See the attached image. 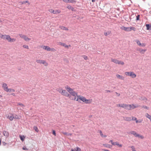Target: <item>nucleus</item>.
Masks as SVG:
<instances>
[{
  "label": "nucleus",
  "instance_id": "1",
  "mask_svg": "<svg viewBox=\"0 0 151 151\" xmlns=\"http://www.w3.org/2000/svg\"><path fill=\"white\" fill-rule=\"evenodd\" d=\"M80 100L85 103L86 104H89L91 102V100L86 99L85 97L81 96H78V98L76 100V101L80 102Z\"/></svg>",
  "mask_w": 151,
  "mask_h": 151
},
{
  "label": "nucleus",
  "instance_id": "2",
  "mask_svg": "<svg viewBox=\"0 0 151 151\" xmlns=\"http://www.w3.org/2000/svg\"><path fill=\"white\" fill-rule=\"evenodd\" d=\"M121 29L124 31L127 32H130L132 30H133L134 31L135 30V28L134 27H126L124 26H122L121 27Z\"/></svg>",
  "mask_w": 151,
  "mask_h": 151
},
{
  "label": "nucleus",
  "instance_id": "3",
  "mask_svg": "<svg viewBox=\"0 0 151 151\" xmlns=\"http://www.w3.org/2000/svg\"><path fill=\"white\" fill-rule=\"evenodd\" d=\"M125 74L127 76H128L131 77L132 78H135L136 76V75L132 72H126Z\"/></svg>",
  "mask_w": 151,
  "mask_h": 151
},
{
  "label": "nucleus",
  "instance_id": "4",
  "mask_svg": "<svg viewBox=\"0 0 151 151\" xmlns=\"http://www.w3.org/2000/svg\"><path fill=\"white\" fill-rule=\"evenodd\" d=\"M61 94L66 97H69L70 98H71V96L65 90H63V91H62L61 92Z\"/></svg>",
  "mask_w": 151,
  "mask_h": 151
},
{
  "label": "nucleus",
  "instance_id": "5",
  "mask_svg": "<svg viewBox=\"0 0 151 151\" xmlns=\"http://www.w3.org/2000/svg\"><path fill=\"white\" fill-rule=\"evenodd\" d=\"M49 11L51 13L56 14L60 13L61 12L59 10H54L52 9H49Z\"/></svg>",
  "mask_w": 151,
  "mask_h": 151
},
{
  "label": "nucleus",
  "instance_id": "6",
  "mask_svg": "<svg viewBox=\"0 0 151 151\" xmlns=\"http://www.w3.org/2000/svg\"><path fill=\"white\" fill-rule=\"evenodd\" d=\"M72 96H74V98H70L71 99L73 100H75L76 99V96H77L78 97V96H79L77 95L78 93L77 92H76L75 91H73L71 92L70 93Z\"/></svg>",
  "mask_w": 151,
  "mask_h": 151
},
{
  "label": "nucleus",
  "instance_id": "7",
  "mask_svg": "<svg viewBox=\"0 0 151 151\" xmlns=\"http://www.w3.org/2000/svg\"><path fill=\"white\" fill-rule=\"evenodd\" d=\"M19 35L21 38L24 39L26 41H29L30 40L29 39L26 35L21 34H19Z\"/></svg>",
  "mask_w": 151,
  "mask_h": 151
},
{
  "label": "nucleus",
  "instance_id": "8",
  "mask_svg": "<svg viewBox=\"0 0 151 151\" xmlns=\"http://www.w3.org/2000/svg\"><path fill=\"white\" fill-rule=\"evenodd\" d=\"M65 88L70 93L71 92L73 91V89L70 87L68 86H66L65 87Z\"/></svg>",
  "mask_w": 151,
  "mask_h": 151
},
{
  "label": "nucleus",
  "instance_id": "9",
  "mask_svg": "<svg viewBox=\"0 0 151 151\" xmlns=\"http://www.w3.org/2000/svg\"><path fill=\"white\" fill-rule=\"evenodd\" d=\"M132 108V106L131 104H125L124 108L127 110H130Z\"/></svg>",
  "mask_w": 151,
  "mask_h": 151
},
{
  "label": "nucleus",
  "instance_id": "10",
  "mask_svg": "<svg viewBox=\"0 0 151 151\" xmlns=\"http://www.w3.org/2000/svg\"><path fill=\"white\" fill-rule=\"evenodd\" d=\"M3 134L5 136L6 138L8 137L9 136V132L5 130L3 131Z\"/></svg>",
  "mask_w": 151,
  "mask_h": 151
},
{
  "label": "nucleus",
  "instance_id": "11",
  "mask_svg": "<svg viewBox=\"0 0 151 151\" xmlns=\"http://www.w3.org/2000/svg\"><path fill=\"white\" fill-rule=\"evenodd\" d=\"M36 62L37 63L43 64H45V63H46L45 60H36Z\"/></svg>",
  "mask_w": 151,
  "mask_h": 151
},
{
  "label": "nucleus",
  "instance_id": "12",
  "mask_svg": "<svg viewBox=\"0 0 151 151\" xmlns=\"http://www.w3.org/2000/svg\"><path fill=\"white\" fill-rule=\"evenodd\" d=\"M2 88L4 89V90L6 91L8 89V86L6 83H4L3 84Z\"/></svg>",
  "mask_w": 151,
  "mask_h": 151
},
{
  "label": "nucleus",
  "instance_id": "13",
  "mask_svg": "<svg viewBox=\"0 0 151 151\" xmlns=\"http://www.w3.org/2000/svg\"><path fill=\"white\" fill-rule=\"evenodd\" d=\"M147 28L146 29L148 30L151 31V24H146L145 25Z\"/></svg>",
  "mask_w": 151,
  "mask_h": 151
},
{
  "label": "nucleus",
  "instance_id": "14",
  "mask_svg": "<svg viewBox=\"0 0 151 151\" xmlns=\"http://www.w3.org/2000/svg\"><path fill=\"white\" fill-rule=\"evenodd\" d=\"M43 49L44 50H46L48 51H50L51 49V48L47 46H44L43 47Z\"/></svg>",
  "mask_w": 151,
  "mask_h": 151
},
{
  "label": "nucleus",
  "instance_id": "15",
  "mask_svg": "<svg viewBox=\"0 0 151 151\" xmlns=\"http://www.w3.org/2000/svg\"><path fill=\"white\" fill-rule=\"evenodd\" d=\"M11 114V115H9L8 116L7 118L9 119L10 121H12L14 119V117L12 114Z\"/></svg>",
  "mask_w": 151,
  "mask_h": 151
},
{
  "label": "nucleus",
  "instance_id": "16",
  "mask_svg": "<svg viewBox=\"0 0 151 151\" xmlns=\"http://www.w3.org/2000/svg\"><path fill=\"white\" fill-rule=\"evenodd\" d=\"M116 76L118 78L121 80H123L124 79V76H122L119 75L118 74L116 75Z\"/></svg>",
  "mask_w": 151,
  "mask_h": 151
},
{
  "label": "nucleus",
  "instance_id": "17",
  "mask_svg": "<svg viewBox=\"0 0 151 151\" xmlns=\"http://www.w3.org/2000/svg\"><path fill=\"white\" fill-rule=\"evenodd\" d=\"M59 28L61 29L64 30H68V28L64 27L63 26H60Z\"/></svg>",
  "mask_w": 151,
  "mask_h": 151
},
{
  "label": "nucleus",
  "instance_id": "18",
  "mask_svg": "<svg viewBox=\"0 0 151 151\" xmlns=\"http://www.w3.org/2000/svg\"><path fill=\"white\" fill-rule=\"evenodd\" d=\"M99 132L101 136L103 137H107L106 135H104L102 133V132L101 130H100L99 131Z\"/></svg>",
  "mask_w": 151,
  "mask_h": 151
},
{
  "label": "nucleus",
  "instance_id": "19",
  "mask_svg": "<svg viewBox=\"0 0 151 151\" xmlns=\"http://www.w3.org/2000/svg\"><path fill=\"white\" fill-rule=\"evenodd\" d=\"M6 39L9 42H11L12 41L11 38L9 35H7L6 37Z\"/></svg>",
  "mask_w": 151,
  "mask_h": 151
},
{
  "label": "nucleus",
  "instance_id": "20",
  "mask_svg": "<svg viewBox=\"0 0 151 151\" xmlns=\"http://www.w3.org/2000/svg\"><path fill=\"white\" fill-rule=\"evenodd\" d=\"M60 45H61L62 46H63L65 47L66 48H68V46L65 43H62V42H60Z\"/></svg>",
  "mask_w": 151,
  "mask_h": 151
},
{
  "label": "nucleus",
  "instance_id": "21",
  "mask_svg": "<svg viewBox=\"0 0 151 151\" xmlns=\"http://www.w3.org/2000/svg\"><path fill=\"white\" fill-rule=\"evenodd\" d=\"M19 137L21 140L22 141H23L24 140V139L25 138V136L23 135H20Z\"/></svg>",
  "mask_w": 151,
  "mask_h": 151
},
{
  "label": "nucleus",
  "instance_id": "22",
  "mask_svg": "<svg viewBox=\"0 0 151 151\" xmlns=\"http://www.w3.org/2000/svg\"><path fill=\"white\" fill-rule=\"evenodd\" d=\"M19 3L22 4H25L26 3H27L28 4H29V2L28 1H20Z\"/></svg>",
  "mask_w": 151,
  "mask_h": 151
},
{
  "label": "nucleus",
  "instance_id": "23",
  "mask_svg": "<svg viewBox=\"0 0 151 151\" xmlns=\"http://www.w3.org/2000/svg\"><path fill=\"white\" fill-rule=\"evenodd\" d=\"M15 90L14 89L12 88H8L7 90L6 91V92H15Z\"/></svg>",
  "mask_w": 151,
  "mask_h": 151
},
{
  "label": "nucleus",
  "instance_id": "24",
  "mask_svg": "<svg viewBox=\"0 0 151 151\" xmlns=\"http://www.w3.org/2000/svg\"><path fill=\"white\" fill-rule=\"evenodd\" d=\"M62 133L66 135L67 136H71L72 134L70 133H68L67 132H62Z\"/></svg>",
  "mask_w": 151,
  "mask_h": 151
},
{
  "label": "nucleus",
  "instance_id": "25",
  "mask_svg": "<svg viewBox=\"0 0 151 151\" xmlns=\"http://www.w3.org/2000/svg\"><path fill=\"white\" fill-rule=\"evenodd\" d=\"M103 145L105 147L109 148H110L111 147V145L108 144H104Z\"/></svg>",
  "mask_w": 151,
  "mask_h": 151
},
{
  "label": "nucleus",
  "instance_id": "26",
  "mask_svg": "<svg viewBox=\"0 0 151 151\" xmlns=\"http://www.w3.org/2000/svg\"><path fill=\"white\" fill-rule=\"evenodd\" d=\"M124 120L125 121H130L132 120L131 118L130 117H126L124 118Z\"/></svg>",
  "mask_w": 151,
  "mask_h": 151
},
{
  "label": "nucleus",
  "instance_id": "27",
  "mask_svg": "<svg viewBox=\"0 0 151 151\" xmlns=\"http://www.w3.org/2000/svg\"><path fill=\"white\" fill-rule=\"evenodd\" d=\"M111 31H109L106 32H104V34L105 36H108V35H110L111 33Z\"/></svg>",
  "mask_w": 151,
  "mask_h": 151
},
{
  "label": "nucleus",
  "instance_id": "28",
  "mask_svg": "<svg viewBox=\"0 0 151 151\" xmlns=\"http://www.w3.org/2000/svg\"><path fill=\"white\" fill-rule=\"evenodd\" d=\"M67 8L71 10L72 11L73 10L74 8L70 5L68 6Z\"/></svg>",
  "mask_w": 151,
  "mask_h": 151
},
{
  "label": "nucleus",
  "instance_id": "29",
  "mask_svg": "<svg viewBox=\"0 0 151 151\" xmlns=\"http://www.w3.org/2000/svg\"><path fill=\"white\" fill-rule=\"evenodd\" d=\"M111 61L113 62L114 63H115L117 64L118 60H117L116 59H114L113 58H111Z\"/></svg>",
  "mask_w": 151,
  "mask_h": 151
},
{
  "label": "nucleus",
  "instance_id": "30",
  "mask_svg": "<svg viewBox=\"0 0 151 151\" xmlns=\"http://www.w3.org/2000/svg\"><path fill=\"white\" fill-rule=\"evenodd\" d=\"M134 135L136 137H141L142 138V136L140 135L139 134L137 133L136 132H135V134Z\"/></svg>",
  "mask_w": 151,
  "mask_h": 151
},
{
  "label": "nucleus",
  "instance_id": "31",
  "mask_svg": "<svg viewBox=\"0 0 151 151\" xmlns=\"http://www.w3.org/2000/svg\"><path fill=\"white\" fill-rule=\"evenodd\" d=\"M7 35H1L0 37L3 39H6Z\"/></svg>",
  "mask_w": 151,
  "mask_h": 151
},
{
  "label": "nucleus",
  "instance_id": "32",
  "mask_svg": "<svg viewBox=\"0 0 151 151\" xmlns=\"http://www.w3.org/2000/svg\"><path fill=\"white\" fill-rule=\"evenodd\" d=\"M14 119H20L21 116H18L17 115H16L14 116Z\"/></svg>",
  "mask_w": 151,
  "mask_h": 151
},
{
  "label": "nucleus",
  "instance_id": "33",
  "mask_svg": "<svg viewBox=\"0 0 151 151\" xmlns=\"http://www.w3.org/2000/svg\"><path fill=\"white\" fill-rule=\"evenodd\" d=\"M139 99L141 100L146 101L147 100V99L144 96L141 97L140 98H139Z\"/></svg>",
  "mask_w": 151,
  "mask_h": 151
},
{
  "label": "nucleus",
  "instance_id": "34",
  "mask_svg": "<svg viewBox=\"0 0 151 151\" xmlns=\"http://www.w3.org/2000/svg\"><path fill=\"white\" fill-rule=\"evenodd\" d=\"M146 116L150 120L151 119V116L148 113H147L146 114Z\"/></svg>",
  "mask_w": 151,
  "mask_h": 151
},
{
  "label": "nucleus",
  "instance_id": "35",
  "mask_svg": "<svg viewBox=\"0 0 151 151\" xmlns=\"http://www.w3.org/2000/svg\"><path fill=\"white\" fill-rule=\"evenodd\" d=\"M33 129L35 130V131L36 132H38L39 131L38 128H37V126H34L33 127Z\"/></svg>",
  "mask_w": 151,
  "mask_h": 151
},
{
  "label": "nucleus",
  "instance_id": "36",
  "mask_svg": "<svg viewBox=\"0 0 151 151\" xmlns=\"http://www.w3.org/2000/svg\"><path fill=\"white\" fill-rule=\"evenodd\" d=\"M135 42H136L137 44L138 45L140 46V45H141V43L140 41L139 40H135Z\"/></svg>",
  "mask_w": 151,
  "mask_h": 151
},
{
  "label": "nucleus",
  "instance_id": "37",
  "mask_svg": "<svg viewBox=\"0 0 151 151\" xmlns=\"http://www.w3.org/2000/svg\"><path fill=\"white\" fill-rule=\"evenodd\" d=\"M140 52L142 54H144L146 51V50L140 49L139 50Z\"/></svg>",
  "mask_w": 151,
  "mask_h": 151
},
{
  "label": "nucleus",
  "instance_id": "38",
  "mask_svg": "<svg viewBox=\"0 0 151 151\" xmlns=\"http://www.w3.org/2000/svg\"><path fill=\"white\" fill-rule=\"evenodd\" d=\"M117 64H121L122 65H123L124 64V63L123 61L118 60Z\"/></svg>",
  "mask_w": 151,
  "mask_h": 151
},
{
  "label": "nucleus",
  "instance_id": "39",
  "mask_svg": "<svg viewBox=\"0 0 151 151\" xmlns=\"http://www.w3.org/2000/svg\"><path fill=\"white\" fill-rule=\"evenodd\" d=\"M129 147H130L131 148L132 150V151H136L135 150V148L134 146H131Z\"/></svg>",
  "mask_w": 151,
  "mask_h": 151
},
{
  "label": "nucleus",
  "instance_id": "40",
  "mask_svg": "<svg viewBox=\"0 0 151 151\" xmlns=\"http://www.w3.org/2000/svg\"><path fill=\"white\" fill-rule=\"evenodd\" d=\"M136 132L134 131H131L129 132H127V133L128 134H133L134 135L135 134V133Z\"/></svg>",
  "mask_w": 151,
  "mask_h": 151
},
{
  "label": "nucleus",
  "instance_id": "41",
  "mask_svg": "<svg viewBox=\"0 0 151 151\" xmlns=\"http://www.w3.org/2000/svg\"><path fill=\"white\" fill-rule=\"evenodd\" d=\"M136 21H138L139 19L140 15H137V16H136Z\"/></svg>",
  "mask_w": 151,
  "mask_h": 151
},
{
  "label": "nucleus",
  "instance_id": "42",
  "mask_svg": "<svg viewBox=\"0 0 151 151\" xmlns=\"http://www.w3.org/2000/svg\"><path fill=\"white\" fill-rule=\"evenodd\" d=\"M18 105H19L22 108H23V107H24V105L22 103H19L18 104Z\"/></svg>",
  "mask_w": 151,
  "mask_h": 151
},
{
  "label": "nucleus",
  "instance_id": "43",
  "mask_svg": "<svg viewBox=\"0 0 151 151\" xmlns=\"http://www.w3.org/2000/svg\"><path fill=\"white\" fill-rule=\"evenodd\" d=\"M142 108H144V109H146L147 110L149 109V108L147 106H145V105L143 106H142Z\"/></svg>",
  "mask_w": 151,
  "mask_h": 151
},
{
  "label": "nucleus",
  "instance_id": "44",
  "mask_svg": "<svg viewBox=\"0 0 151 151\" xmlns=\"http://www.w3.org/2000/svg\"><path fill=\"white\" fill-rule=\"evenodd\" d=\"M76 151H81V150L80 148L78 147H76Z\"/></svg>",
  "mask_w": 151,
  "mask_h": 151
},
{
  "label": "nucleus",
  "instance_id": "45",
  "mask_svg": "<svg viewBox=\"0 0 151 151\" xmlns=\"http://www.w3.org/2000/svg\"><path fill=\"white\" fill-rule=\"evenodd\" d=\"M82 57L85 60H86L88 59V57L85 55H82Z\"/></svg>",
  "mask_w": 151,
  "mask_h": 151
},
{
  "label": "nucleus",
  "instance_id": "46",
  "mask_svg": "<svg viewBox=\"0 0 151 151\" xmlns=\"http://www.w3.org/2000/svg\"><path fill=\"white\" fill-rule=\"evenodd\" d=\"M132 120H135V122L137 120V118L134 117L132 116V119H131Z\"/></svg>",
  "mask_w": 151,
  "mask_h": 151
},
{
  "label": "nucleus",
  "instance_id": "47",
  "mask_svg": "<svg viewBox=\"0 0 151 151\" xmlns=\"http://www.w3.org/2000/svg\"><path fill=\"white\" fill-rule=\"evenodd\" d=\"M52 134H53L55 136H56V132L54 130H52Z\"/></svg>",
  "mask_w": 151,
  "mask_h": 151
},
{
  "label": "nucleus",
  "instance_id": "48",
  "mask_svg": "<svg viewBox=\"0 0 151 151\" xmlns=\"http://www.w3.org/2000/svg\"><path fill=\"white\" fill-rule=\"evenodd\" d=\"M135 122H136V123H141V122H142V121L141 120H140L139 119L138 120L137 119Z\"/></svg>",
  "mask_w": 151,
  "mask_h": 151
},
{
  "label": "nucleus",
  "instance_id": "49",
  "mask_svg": "<svg viewBox=\"0 0 151 151\" xmlns=\"http://www.w3.org/2000/svg\"><path fill=\"white\" fill-rule=\"evenodd\" d=\"M146 45L145 43H141V45H140V46H142V47H144Z\"/></svg>",
  "mask_w": 151,
  "mask_h": 151
},
{
  "label": "nucleus",
  "instance_id": "50",
  "mask_svg": "<svg viewBox=\"0 0 151 151\" xmlns=\"http://www.w3.org/2000/svg\"><path fill=\"white\" fill-rule=\"evenodd\" d=\"M23 47L25 48L26 49H28V46L27 45H24L23 46Z\"/></svg>",
  "mask_w": 151,
  "mask_h": 151
},
{
  "label": "nucleus",
  "instance_id": "51",
  "mask_svg": "<svg viewBox=\"0 0 151 151\" xmlns=\"http://www.w3.org/2000/svg\"><path fill=\"white\" fill-rule=\"evenodd\" d=\"M62 91H63V90L62 88L59 89L58 91L60 93H61V92Z\"/></svg>",
  "mask_w": 151,
  "mask_h": 151
},
{
  "label": "nucleus",
  "instance_id": "52",
  "mask_svg": "<svg viewBox=\"0 0 151 151\" xmlns=\"http://www.w3.org/2000/svg\"><path fill=\"white\" fill-rule=\"evenodd\" d=\"M125 105V104H121L120 107L124 108Z\"/></svg>",
  "mask_w": 151,
  "mask_h": 151
},
{
  "label": "nucleus",
  "instance_id": "53",
  "mask_svg": "<svg viewBox=\"0 0 151 151\" xmlns=\"http://www.w3.org/2000/svg\"><path fill=\"white\" fill-rule=\"evenodd\" d=\"M117 145L120 147H122V144H119L118 142V143Z\"/></svg>",
  "mask_w": 151,
  "mask_h": 151
},
{
  "label": "nucleus",
  "instance_id": "54",
  "mask_svg": "<svg viewBox=\"0 0 151 151\" xmlns=\"http://www.w3.org/2000/svg\"><path fill=\"white\" fill-rule=\"evenodd\" d=\"M22 149H23V150H28V149H27V148H26V147H23Z\"/></svg>",
  "mask_w": 151,
  "mask_h": 151
},
{
  "label": "nucleus",
  "instance_id": "55",
  "mask_svg": "<svg viewBox=\"0 0 151 151\" xmlns=\"http://www.w3.org/2000/svg\"><path fill=\"white\" fill-rule=\"evenodd\" d=\"M109 142H111V143L112 145H113L114 144V142H113V141L112 140H110V141H109Z\"/></svg>",
  "mask_w": 151,
  "mask_h": 151
},
{
  "label": "nucleus",
  "instance_id": "56",
  "mask_svg": "<svg viewBox=\"0 0 151 151\" xmlns=\"http://www.w3.org/2000/svg\"><path fill=\"white\" fill-rule=\"evenodd\" d=\"M118 142H114V144L113 145H117V144H118Z\"/></svg>",
  "mask_w": 151,
  "mask_h": 151
},
{
  "label": "nucleus",
  "instance_id": "57",
  "mask_svg": "<svg viewBox=\"0 0 151 151\" xmlns=\"http://www.w3.org/2000/svg\"><path fill=\"white\" fill-rule=\"evenodd\" d=\"M12 41L11 42H14L16 40L14 38H11Z\"/></svg>",
  "mask_w": 151,
  "mask_h": 151
},
{
  "label": "nucleus",
  "instance_id": "58",
  "mask_svg": "<svg viewBox=\"0 0 151 151\" xmlns=\"http://www.w3.org/2000/svg\"><path fill=\"white\" fill-rule=\"evenodd\" d=\"M2 144L4 146H5L6 145V143L4 142H2Z\"/></svg>",
  "mask_w": 151,
  "mask_h": 151
},
{
  "label": "nucleus",
  "instance_id": "59",
  "mask_svg": "<svg viewBox=\"0 0 151 151\" xmlns=\"http://www.w3.org/2000/svg\"><path fill=\"white\" fill-rule=\"evenodd\" d=\"M103 150L104 151H110L108 150L105 149H103Z\"/></svg>",
  "mask_w": 151,
  "mask_h": 151
},
{
  "label": "nucleus",
  "instance_id": "60",
  "mask_svg": "<svg viewBox=\"0 0 151 151\" xmlns=\"http://www.w3.org/2000/svg\"><path fill=\"white\" fill-rule=\"evenodd\" d=\"M115 93L117 94V96H119L120 95V94L119 93H117L116 92H115Z\"/></svg>",
  "mask_w": 151,
  "mask_h": 151
},
{
  "label": "nucleus",
  "instance_id": "61",
  "mask_svg": "<svg viewBox=\"0 0 151 151\" xmlns=\"http://www.w3.org/2000/svg\"><path fill=\"white\" fill-rule=\"evenodd\" d=\"M11 94L14 96H15V94L14 93H12Z\"/></svg>",
  "mask_w": 151,
  "mask_h": 151
},
{
  "label": "nucleus",
  "instance_id": "62",
  "mask_svg": "<svg viewBox=\"0 0 151 151\" xmlns=\"http://www.w3.org/2000/svg\"><path fill=\"white\" fill-rule=\"evenodd\" d=\"M70 151H76V149H72Z\"/></svg>",
  "mask_w": 151,
  "mask_h": 151
},
{
  "label": "nucleus",
  "instance_id": "63",
  "mask_svg": "<svg viewBox=\"0 0 151 151\" xmlns=\"http://www.w3.org/2000/svg\"><path fill=\"white\" fill-rule=\"evenodd\" d=\"M51 48V50L54 51V50H55L53 48Z\"/></svg>",
  "mask_w": 151,
  "mask_h": 151
},
{
  "label": "nucleus",
  "instance_id": "64",
  "mask_svg": "<svg viewBox=\"0 0 151 151\" xmlns=\"http://www.w3.org/2000/svg\"><path fill=\"white\" fill-rule=\"evenodd\" d=\"M117 106H119V107H120V106H121V104H119L117 105Z\"/></svg>",
  "mask_w": 151,
  "mask_h": 151
}]
</instances>
